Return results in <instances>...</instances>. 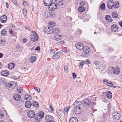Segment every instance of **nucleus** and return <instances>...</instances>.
<instances>
[{"label":"nucleus","instance_id":"c756f323","mask_svg":"<svg viewBox=\"0 0 122 122\" xmlns=\"http://www.w3.org/2000/svg\"><path fill=\"white\" fill-rule=\"evenodd\" d=\"M9 72L7 71H2L1 72V74L4 76H6L9 75Z\"/></svg>","mask_w":122,"mask_h":122},{"label":"nucleus","instance_id":"b1692460","mask_svg":"<svg viewBox=\"0 0 122 122\" xmlns=\"http://www.w3.org/2000/svg\"><path fill=\"white\" fill-rule=\"evenodd\" d=\"M16 85L15 82L12 81L10 83L9 87L13 89H14L16 87Z\"/></svg>","mask_w":122,"mask_h":122},{"label":"nucleus","instance_id":"37998d69","mask_svg":"<svg viewBox=\"0 0 122 122\" xmlns=\"http://www.w3.org/2000/svg\"><path fill=\"white\" fill-rule=\"evenodd\" d=\"M23 91V89L22 87H18L17 89V92L18 93H20Z\"/></svg>","mask_w":122,"mask_h":122},{"label":"nucleus","instance_id":"052dcab7","mask_svg":"<svg viewBox=\"0 0 122 122\" xmlns=\"http://www.w3.org/2000/svg\"><path fill=\"white\" fill-rule=\"evenodd\" d=\"M119 24L120 26L122 28V20L121 21H120L119 22Z\"/></svg>","mask_w":122,"mask_h":122},{"label":"nucleus","instance_id":"603ef678","mask_svg":"<svg viewBox=\"0 0 122 122\" xmlns=\"http://www.w3.org/2000/svg\"><path fill=\"white\" fill-rule=\"evenodd\" d=\"M34 88L39 93L40 92V89L39 88L37 87H34Z\"/></svg>","mask_w":122,"mask_h":122},{"label":"nucleus","instance_id":"f8f14e48","mask_svg":"<svg viewBox=\"0 0 122 122\" xmlns=\"http://www.w3.org/2000/svg\"><path fill=\"white\" fill-rule=\"evenodd\" d=\"M35 112L32 110H30L28 112L27 114L28 117L32 118L34 117L35 115Z\"/></svg>","mask_w":122,"mask_h":122},{"label":"nucleus","instance_id":"6e6552de","mask_svg":"<svg viewBox=\"0 0 122 122\" xmlns=\"http://www.w3.org/2000/svg\"><path fill=\"white\" fill-rule=\"evenodd\" d=\"M82 103L84 106H88L91 104V100L86 98L82 101Z\"/></svg>","mask_w":122,"mask_h":122},{"label":"nucleus","instance_id":"c85d7f7f","mask_svg":"<svg viewBox=\"0 0 122 122\" xmlns=\"http://www.w3.org/2000/svg\"><path fill=\"white\" fill-rule=\"evenodd\" d=\"M112 16L113 18H117L118 17V15L116 12L113 11L112 14Z\"/></svg>","mask_w":122,"mask_h":122},{"label":"nucleus","instance_id":"de8ad7c7","mask_svg":"<svg viewBox=\"0 0 122 122\" xmlns=\"http://www.w3.org/2000/svg\"><path fill=\"white\" fill-rule=\"evenodd\" d=\"M79 4L81 6H84L85 5V2L83 1H81L79 3Z\"/></svg>","mask_w":122,"mask_h":122},{"label":"nucleus","instance_id":"0e129e2a","mask_svg":"<svg viewBox=\"0 0 122 122\" xmlns=\"http://www.w3.org/2000/svg\"><path fill=\"white\" fill-rule=\"evenodd\" d=\"M5 5L6 6L7 8H8L9 7V4L7 2H6L5 3Z\"/></svg>","mask_w":122,"mask_h":122},{"label":"nucleus","instance_id":"473e14b6","mask_svg":"<svg viewBox=\"0 0 122 122\" xmlns=\"http://www.w3.org/2000/svg\"><path fill=\"white\" fill-rule=\"evenodd\" d=\"M78 11L81 12H83L85 10V9L84 7L80 6L78 9Z\"/></svg>","mask_w":122,"mask_h":122},{"label":"nucleus","instance_id":"4be33fe9","mask_svg":"<svg viewBox=\"0 0 122 122\" xmlns=\"http://www.w3.org/2000/svg\"><path fill=\"white\" fill-rule=\"evenodd\" d=\"M56 3L60 6L63 5L64 3V0H55Z\"/></svg>","mask_w":122,"mask_h":122},{"label":"nucleus","instance_id":"e433bc0d","mask_svg":"<svg viewBox=\"0 0 122 122\" xmlns=\"http://www.w3.org/2000/svg\"><path fill=\"white\" fill-rule=\"evenodd\" d=\"M7 34V31L5 30H2L1 32V34L3 36H5Z\"/></svg>","mask_w":122,"mask_h":122},{"label":"nucleus","instance_id":"bb28decb","mask_svg":"<svg viewBox=\"0 0 122 122\" xmlns=\"http://www.w3.org/2000/svg\"><path fill=\"white\" fill-rule=\"evenodd\" d=\"M24 99L25 100H31L32 99V96L29 94H27L25 95L24 97Z\"/></svg>","mask_w":122,"mask_h":122},{"label":"nucleus","instance_id":"9d476101","mask_svg":"<svg viewBox=\"0 0 122 122\" xmlns=\"http://www.w3.org/2000/svg\"><path fill=\"white\" fill-rule=\"evenodd\" d=\"M103 82L104 83L106 84L108 86L111 87H112L113 86L112 82L111 81L108 82V80L107 79H104L103 80Z\"/></svg>","mask_w":122,"mask_h":122},{"label":"nucleus","instance_id":"7ed1b4c3","mask_svg":"<svg viewBox=\"0 0 122 122\" xmlns=\"http://www.w3.org/2000/svg\"><path fill=\"white\" fill-rule=\"evenodd\" d=\"M30 36L31 40L34 42L36 41L38 39L37 34L35 31H33L31 32Z\"/></svg>","mask_w":122,"mask_h":122},{"label":"nucleus","instance_id":"cd10ccee","mask_svg":"<svg viewBox=\"0 0 122 122\" xmlns=\"http://www.w3.org/2000/svg\"><path fill=\"white\" fill-rule=\"evenodd\" d=\"M15 66V64L13 63H11L8 65V67L10 69H12L14 68Z\"/></svg>","mask_w":122,"mask_h":122},{"label":"nucleus","instance_id":"4468645a","mask_svg":"<svg viewBox=\"0 0 122 122\" xmlns=\"http://www.w3.org/2000/svg\"><path fill=\"white\" fill-rule=\"evenodd\" d=\"M53 117L51 115H48L46 116L45 117V120L46 122H50L53 121Z\"/></svg>","mask_w":122,"mask_h":122},{"label":"nucleus","instance_id":"8fccbe9b","mask_svg":"<svg viewBox=\"0 0 122 122\" xmlns=\"http://www.w3.org/2000/svg\"><path fill=\"white\" fill-rule=\"evenodd\" d=\"M23 4L25 6H27L28 5L27 2L25 1H23Z\"/></svg>","mask_w":122,"mask_h":122},{"label":"nucleus","instance_id":"864d4df0","mask_svg":"<svg viewBox=\"0 0 122 122\" xmlns=\"http://www.w3.org/2000/svg\"><path fill=\"white\" fill-rule=\"evenodd\" d=\"M70 50L69 49H67L65 52V53L66 54H68L70 52Z\"/></svg>","mask_w":122,"mask_h":122},{"label":"nucleus","instance_id":"f3484780","mask_svg":"<svg viewBox=\"0 0 122 122\" xmlns=\"http://www.w3.org/2000/svg\"><path fill=\"white\" fill-rule=\"evenodd\" d=\"M7 16L6 15H4L0 17V20L2 23H5L6 21L7 20Z\"/></svg>","mask_w":122,"mask_h":122},{"label":"nucleus","instance_id":"20e7f679","mask_svg":"<svg viewBox=\"0 0 122 122\" xmlns=\"http://www.w3.org/2000/svg\"><path fill=\"white\" fill-rule=\"evenodd\" d=\"M53 26L52 25L50 27H45L44 30V32L47 34H51L53 31Z\"/></svg>","mask_w":122,"mask_h":122},{"label":"nucleus","instance_id":"412c9836","mask_svg":"<svg viewBox=\"0 0 122 122\" xmlns=\"http://www.w3.org/2000/svg\"><path fill=\"white\" fill-rule=\"evenodd\" d=\"M82 104V103L81 102L78 101L75 102L72 105L74 106L80 107V106Z\"/></svg>","mask_w":122,"mask_h":122},{"label":"nucleus","instance_id":"423d86ee","mask_svg":"<svg viewBox=\"0 0 122 122\" xmlns=\"http://www.w3.org/2000/svg\"><path fill=\"white\" fill-rule=\"evenodd\" d=\"M72 107L73 111L76 114H79L81 112L80 107H78L73 105Z\"/></svg>","mask_w":122,"mask_h":122},{"label":"nucleus","instance_id":"5701e85b","mask_svg":"<svg viewBox=\"0 0 122 122\" xmlns=\"http://www.w3.org/2000/svg\"><path fill=\"white\" fill-rule=\"evenodd\" d=\"M13 99L15 100L18 101L20 100L21 98V96L19 94H15L13 97Z\"/></svg>","mask_w":122,"mask_h":122},{"label":"nucleus","instance_id":"39448f33","mask_svg":"<svg viewBox=\"0 0 122 122\" xmlns=\"http://www.w3.org/2000/svg\"><path fill=\"white\" fill-rule=\"evenodd\" d=\"M82 50L83 52L82 54L83 55V56H84V55H87L90 54L91 52L90 49L89 47L87 46H84Z\"/></svg>","mask_w":122,"mask_h":122},{"label":"nucleus","instance_id":"09e8293b","mask_svg":"<svg viewBox=\"0 0 122 122\" xmlns=\"http://www.w3.org/2000/svg\"><path fill=\"white\" fill-rule=\"evenodd\" d=\"M72 75L73 79H74L76 78L77 76L75 73L73 72L72 73Z\"/></svg>","mask_w":122,"mask_h":122},{"label":"nucleus","instance_id":"f257e3e1","mask_svg":"<svg viewBox=\"0 0 122 122\" xmlns=\"http://www.w3.org/2000/svg\"><path fill=\"white\" fill-rule=\"evenodd\" d=\"M44 114L43 112L41 111L39 113L36 114L35 116V121L37 122H39L40 121L42 118L43 117Z\"/></svg>","mask_w":122,"mask_h":122},{"label":"nucleus","instance_id":"5fc2aeb1","mask_svg":"<svg viewBox=\"0 0 122 122\" xmlns=\"http://www.w3.org/2000/svg\"><path fill=\"white\" fill-rule=\"evenodd\" d=\"M49 108L51 111H53V109L51 105V104L50 105Z\"/></svg>","mask_w":122,"mask_h":122},{"label":"nucleus","instance_id":"a18cd8bd","mask_svg":"<svg viewBox=\"0 0 122 122\" xmlns=\"http://www.w3.org/2000/svg\"><path fill=\"white\" fill-rule=\"evenodd\" d=\"M100 8L103 10H104L105 8V4L103 3L100 6Z\"/></svg>","mask_w":122,"mask_h":122},{"label":"nucleus","instance_id":"6e6d98bb","mask_svg":"<svg viewBox=\"0 0 122 122\" xmlns=\"http://www.w3.org/2000/svg\"><path fill=\"white\" fill-rule=\"evenodd\" d=\"M94 63L96 65H97L99 64V62L98 61H95L94 62Z\"/></svg>","mask_w":122,"mask_h":122},{"label":"nucleus","instance_id":"c9c22d12","mask_svg":"<svg viewBox=\"0 0 122 122\" xmlns=\"http://www.w3.org/2000/svg\"><path fill=\"white\" fill-rule=\"evenodd\" d=\"M119 3L118 2H116L114 3V7L116 9H117L119 7Z\"/></svg>","mask_w":122,"mask_h":122},{"label":"nucleus","instance_id":"e2e57ef3","mask_svg":"<svg viewBox=\"0 0 122 122\" xmlns=\"http://www.w3.org/2000/svg\"><path fill=\"white\" fill-rule=\"evenodd\" d=\"M59 43L61 44H63L64 43V41H61L59 42Z\"/></svg>","mask_w":122,"mask_h":122},{"label":"nucleus","instance_id":"bf43d9fd","mask_svg":"<svg viewBox=\"0 0 122 122\" xmlns=\"http://www.w3.org/2000/svg\"><path fill=\"white\" fill-rule=\"evenodd\" d=\"M40 48L39 46L37 47L35 49V50L39 51L40 50Z\"/></svg>","mask_w":122,"mask_h":122},{"label":"nucleus","instance_id":"ddd939ff","mask_svg":"<svg viewBox=\"0 0 122 122\" xmlns=\"http://www.w3.org/2000/svg\"><path fill=\"white\" fill-rule=\"evenodd\" d=\"M62 36L59 34H55L54 36V39L56 41H58L61 40L62 38Z\"/></svg>","mask_w":122,"mask_h":122},{"label":"nucleus","instance_id":"58836bf2","mask_svg":"<svg viewBox=\"0 0 122 122\" xmlns=\"http://www.w3.org/2000/svg\"><path fill=\"white\" fill-rule=\"evenodd\" d=\"M23 14L25 18H27V10L26 9H23Z\"/></svg>","mask_w":122,"mask_h":122},{"label":"nucleus","instance_id":"a878e982","mask_svg":"<svg viewBox=\"0 0 122 122\" xmlns=\"http://www.w3.org/2000/svg\"><path fill=\"white\" fill-rule=\"evenodd\" d=\"M32 105V103L30 101H27L25 103V107L27 108H30Z\"/></svg>","mask_w":122,"mask_h":122},{"label":"nucleus","instance_id":"2eb2a0df","mask_svg":"<svg viewBox=\"0 0 122 122\" xmlns=\"http://www.w3.org/2000/svg\"><path fill=\"white\" fill-rule=\"evenodd\" d=\"M103 95L106 94V96L107 98L109 99H111L112 97V93L110 91H108L107 92H104L103 93Z\"/></svg>","mask_w":122,"mask_h":122},{"label":"nucleus","instance_id":"1a4fd4ad","mask_svg":"<svg viewBox=\"0 0 122 122\" xmlns=\"http://www.w3.org/2000/svg\"><path fill=\"white\" fill-rule=\"evenodd\" d=\"M112 70L113 73L115 75H118L119 73L120 69L118 67H116L114 68H112Z\"/></svg>","mask_w":122,"mask_h":122},{"label":"nucleus","instance_id":"69168bd1","mask_svg":"<svg viewBox=\"0 0 122 122\" xmlns=\"http://www.w3.org/2000/svg\"><path fill=\"white\" fill-rule=\"evenodd\" d=\"M9 32L11 34H14L13 31H12V29H11L10 31Z\"/></svg>","mask_w":122,"mask_h":122},{"label":"nucleus","instance_id":"338daca9","mask_svg":"<svg viewBox=\"0 0 122 122\" xmlns=\"http://www.w3.org/2000/svg\"><path fill=\"white\" fill-rule=\"evenodd\" d=\"M50 51V53L52 54L53 53V49H51Z\"/></svg>","mask_w":122,"mask_h":122},{"label":"nucleus","instance_id":"79ce46f5","mask_svg":"<svg viewBox=\"0 0 122 122\" xmlns=\"http://www.w3.org/2000/svg\"><path fill=\"white\" fill-rule=\"evenodd\" d=\"M53 4H50L48 6V8L51 11H53Z\"/></svg>","mask_w":122,"mask_h":122},{"label":"nucleus","instance_id":"9b49d317","mask_svg":"<svg viewBox=\"0 0 122 122\" xmlns=\"http://www.w3.org/2000/svg\"><path fill=\"white\" fill-rule=\"evenodd\" d=\"M76 47L77 49L79 50H81L83 49L84 47V46L82 43L79 42L77 43L76 44Z\"/></svg>","mask_w":122,"mask_h":122},{"label":"nucleus","instance_id":"393cba45","mask_svg":"<svg viewBox=\"0 0 122 122\" xmlns=\"http://www.w3.org/2000/svg\"><path fill=\"white\" fill-rule=\"evenodd\" d=\"M105 19L107 22H111L113 20L111 16L109 15H107L106 16Z\"/></svg>","mask_w":122,"mask_h":122},{"label":"nucleus","instance_id":"6ab92c4d","mask_svg":"<svg viewBox=\"0 0 122 122\" xmlns=\"http://www.w3.org/2000/svg\"><path fill=\"white\" fill-rule=\"evenodd\" d=\"M44 14L45 17L46 18L48 17H51L53 16L52 12L51 11L49 12H48L47 11H46L44 13Z\"/></svg>","mask_w":122,"mask_h":122},{"label":"nucleus","instance_id":"72a5a7b5","mask_svg":"<svg viewBox=\"0 0 122 122\" xmlns=\"http://www.w3.org/2000/svg\"><path fill=\"white\" fill-rule=\"evenodd\" d=\"M36 59V58L35 56H32L30 59L31 62L32 63H33L35 61Z\"/></svg>","mask_w":122,"mask_h":122},{"label":"nucleus","instance_id":"7c9ffc66","mask_svg":"<svg viewBox=\"0 0 122 122\" xmlns=\"http://www.w3.org/2000/svg\"><path fill=\"white\" fill-rule=\"evenodd\" d=\"M69 122H77L78 119L75 117H73L71 118L69 120Z\"/></svg>","mask_w":122,"mask_h":122},{"label":"nucleus","instance_id":"2f4dec72","mask_svg":"<svg viewBox=\"0 0 122 122\" xmlns=\"http://www.w3.org/2000/svg\"><path fill=\"white\" fill-rule=\"evenodd\" d=\"M6 82V80L4 78H0V84L3 85L4 84H5Z\"/></svg>","mask_w":122,"mask_h":122},{"label":"nucleus","instance_id":"4d7b16f0","mask_svg":"<svg viewBox=\"0 0 122 122\" xmlns=\"http://www.w3.org/2000/svg\"><path fill=\"white\" fill-rule=\"evenodd\" d=\"M12 1L14 4L16 5H17V1L16 0H13Z\"/></svg>","mask_w":122,"mask_h":122},{"label":"nucleus","instance_id":"3c124183","mask_svg":"<svg viewBox=\"0 0 122 122\" xmlns=\"http://www.w3.org/2000/svg\"><path fill=\"white\" fill-rule=\"evenodd\" d=\"M27 41V39L24 38L22 40V42L23 43H25Z\"/></svg>","mask_w":122,"mask_h":122},{"label":"nucleus","instance_id":"0eeeda50","mask_svg":"<svg viewBox=\"0 0 122 122\" xmlns=\"http://www.w3.org/2000/svg\"><path fill=\"white\" fill-rule=\"evenodd\" d=\"M114 3L112 0L108 1L107 3V6L109 9H112L114 7Z\"/></svg>","mask_w":122,"mask_h":122},{"label":"nucleus","instance_id":"dca6fc26","mask_svg":"<svg viewBox=\"0 0 122 122\" xmlns=\"http://www.w3.org/2000/svg\"><path fill=\"white\" fill-rule=\"evenodd\" d=\"M111 29L112 32H115L117 31L118 27L116 25H113L111 26Z\"/></svg>","mask_w":122,"mask_h":122},{"label":"nucleus","instance_id":"49530a36","mask_svg":"<svg viewBox=\"0 0 122 122\" xmlns=\"http://www.w3.org/2000/svg\"><path fill=\"white\" fill-rule=\"evenodd\" d=\"M6 42V41L4 39L0 40V44L2 45H4Z\"/></svg>","mask_w":122,"mask_h":122},{"label":"nucleus","instance_id":"aec40b11","mask_svg":"<svg viewBox=\"0 0 122 122\" xmlns=\"http://www.w3.org/2000/svg\"><path fill=\"white\" fill-rule=\"evenodd\" d=\"M62 54V53L61 51L56 52L54 55V59H58Z\"/></svg>","mask_w":122,"mask_h":122},{"label":"nucleus","instance_id":"f704fd0d","mask_svg":"<svg viewBox=\"0 0 122 122\" xmlns=\"http://www.w3.org/2000/svg\"><path fill=\"white\" fill-rule=\"evenodd\" d=\"M85 62L84 61H83L80 63L79 66V68L80 69H81L83 68Z\"/></svg>","mask_w":122,"mask_h":122},{"label":"nucleus","instance_id":"c03bdc74","mask_svg":"<svg viewBox=\"0 0 122 122\" xmlns=\"http://www.w3.org/2000/svg\"><path fill=\"white\" fill-rule=\"evenodd\" d=\"M64 71L66 73H67L69 71V69L68 66H64Z\"/></svg>","mask_w":122,"mask_h":122},{"label":"nucleus","instance_id":"a211bd4d","mask_svg":"<svg viewBox=\"0 0 122 122\" xmlns=\"http://www.w3.org/2000/svg\"><path fill=\"white\" fill-rule=\"evenodd\" d=\"M52 1V0H44L43 2L45 6H48L51 4H53Z\"/></svg>","mask_w":122,"mask_h":122},{"label":"nucleus","instance_id":"4c0bfd02","mask_svg":"<svg viewBox=\"0 0 122 122\" xmlns=\"http://www.w3.org/2000/svg\"><path fill=\"white\" fill-rule=\"evenodd\" d=\"M33 105L34 107H37L39 106L38 103L36 101L33 102Z\"/></svg>","mask_w":122,"mask_h":122},{"label":"nucleus","instance_id":"680f3d73","mask_svg":"<svg viewBox=\"0 0 122 122\" xmlns=\"http://www.w3.org/2000/svg\"><path fill=\"white\" fill-rule=\"evenodd\" d=\"M5 86H6L7 87H9V85H10V83H5Z\"/></svg>","mask_w":122,"mask_h":122},{"label":"nucleus","instance_id":"a19ab883","mask_svg":"<svg viewBox=\"0 0 122 122\" xmlns=\"http://www.w3.org/2000/svg\"><path fill=\"white\" fill-rule=\"evenodd\" d=\"M60 32V30L58 28H55L54 29V33L56 34H59Z\"/></svg>","mask_w":122,"mask_h":122},{"label":"nucleus","instance_id":"ea45409f","mask_svg":"<svg viewBox=\"0 0 122 122\" xmlns=\"http://www.w3.org/2000/svg\"><path fill=\"white\" fill-rule=\"evenodd\" d=\"M70 108V107L67 106L64 109V112L67 113Z\"/></svg>","mask_w":122,"mask_h":122},{"label":"nucleus","instance_id":"f03ea898","mask_svg":"<svg viewBox=\"0 0 122 122\" xmlns=\"http://www.w3.org/2000/svg\"><path fill=\"white\" fill-rule=\"evenodd\" d=\"M112 117L114 120H118L120 119L121 115L119 112L117 111H114L112 113Z\"/></svg>","mask_w":122,"mask_h":122},{"label":"nucleus","instance_id":"13d9d810","mask_svg":"<svg viewBox=\"0 0 122 122\" xmlns=\"http://www.w3.org/2000/svg\"><path fill=\"white\" fill-rule=\"evenodd\" d=\"M86 63L87 65H89L90 64V61L88 59L86 60Z\"/></svg>","mask_w":122,"mask_h":122},{"label":"nucleus","instance_id":"774afa93","mask_svg":"<svg viewBox=\"0 0 122 122\" xmlns=\"http://www.w3.org/2000/svg\"><path fill=\"white\" fill-rule=\"evenodd\" d=\"M4 116V115L3 114H0V118H1Z\"/></svg>","mask_w":122,"mask_h":122}]
</instances>
